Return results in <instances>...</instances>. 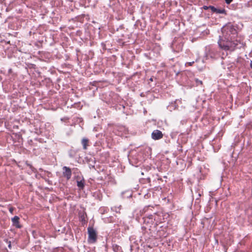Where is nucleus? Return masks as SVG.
Instances as JSON below:
<instances>
[{"instance_id":"obj_1","label":"nucleus","mask_w":252,"mask_h":252,"mask_svg":"<svg viewBox=\"0 0 252 252\" xmlns=\"http://www.w3.org/2000/svg\"><path fill=\"white\" fill-rule=\"evenodd\" d=\"M223 37L219 41V45L220 48L223 50L227 51H232L238 45V41L236 43H232L230 40L232 37L231 34L234 35L236 33V30L232 27L231 25H227L222 29Z\"/></svg>"},{"instance_id":"obj_2","label":"nucleus","mask_w":252,"mask_h":252,"mask_svg":"<svg viewBox=\"0 0 252 252\" xmlns=\"http://www.w3.org/2000/svg\"><path fill=\"white\" fill-rule=\"evenodd\" d=\"M88 241L89 243H94L96 239V234L95 231L92 227L88 228Z\"/></svg>"},{"instance_id":"obj_3","label":"nucleus","mask_w":252,"mask_h":252,"mask_svg":"<svg viewBox=\"0 0 252 252\" xmlns=\"http://www.w3.org/2000/svg\"><path fill=\"white\" fill-rule=\"evenodd\" d=\"M162 132L158 130H155L152 133V137L155 140H158L162 137Z\"/></svg>"},{"instance_id":"obj_4","label":"nucleus","mask_w":252,"mask_h":252,"mask_svg":"<svg viewBox=\"0 0 252 252\" xmlns=\"http://www.w3.org/2000/svg\"><path fill=\"white\" fill-rule=\"evenodd\" d=\"M63 175L65 177H66L67 179H69L71 176V171L69 168H67L65 166L63 168Z\"/></svg>"},{"instance_id":"obj_5","label":"nucleus","mask_w":252,"mask_h":252,"mask_svg":"<svg viewBox=\"0 0 252 252\" xmlns=\"http://www.w3.org/2000/svg\"><path fill=\"white\" fill-rule=\"evenodd\" d=\"M19 218L17 216H15L12 219V221L13 224L17 227L20 228L21 226L19 223Z\"/></svg>"},{"instance_id":"obj_6","label":"nucleus","mask_w":252,"mask_h":252,"mask_svg":"<svg viewBox=\"0 0 252 252\" xmlns=\"http://www.w3.org/2000/svg\"><path fill=\"white\" fill-rule=\"evenodd\" d=\"M88 140L87 139H83L82 140V144L83 146V148L84 149H86L87 148V143H88Z\"/></svg>"},{"instance_id":"obj_7","label":"nucleus","mask_w":252,"mask_h":252,"mask_svg":"<svg viewBox=\"0 0 252 252\" xmlns=\"http://www.w3.org/2000/svg\"><path fill=\"white\" fill-rule=\"evenodd\" d=\"M77 186L80 188H83L84 187V183L82 181H77Z\"/></svg>"},{"instance_id":"obj_8","label":"nucleus","mask_w":252,"mask_h":252,"mask_svg":"<svg viewBox=\"0 0 252 252\" xmlns=\"http://www.w3.org/2000/svg\"><path fill=\"white\" fill-rule=\"evenodd\" d=\"M209 8H210L212 11H214V12H216L217 11V9L216 8H215L213 6H209Z\"/></svg>"},{"instance_id":"obj_9","label":"nucleus","mask_w":252,"mask_h":252,"mask_svg":"<svg viewBox=\"0 0 252 252\" xmlns=\"http://www.w3.org/2000/svg\"><path fill=\"white\" fill-rule=\"evenodd\" d=\"M217 13H222L224 12V10H218L217 9V11H216Z\"/></svg>"},{"instance_id":"obj_10","label":"nucleus","mask_w":252,"mask_h":252,"mask_svg":"<svg viewBox=\"0 0 252 252\" xmlns=\"http://www.w3.org/2000/svg\"><path fill=\"white\" fill-rule=\"evenodd\" d=\"M225 0V2L227 4H229L232 1V0Z\"/></svg>"},{"instance_id":"obj_11","label":"nucleus","mask_w":252,"mask_h":252,"mask_svg":"<svg viewBox=\"0 0 252 252\" xmlns=\"http://www.w3.org/2000/svg\"><path fill=\"white\" fill-rule=\"evenodd\" d=\"M13 209L12 208H9V211L11 213H12L13 212Z\"/></svg>"},{"instance_id":"obj_12","label":"nucleus","mask_w":252,"mask_h":252,"mask_svg":"<svg viewBox=\"0 0 252 252\" xmlns=\"http://www.w3.org/2000/svg\"><path fill=\"white\" fill-rule=\"evenodd\" d=\"M203 8H204V9H208V8H209V6L208 7V6H204L203 7Z\"/></svg>"},{"instance_id":"obj_13","label":"nucleus","mask_w":252,"mask_h":252,"mask_svg":"<svg viewBox=\"0 0 252 252\" xmlns=\"http://www.w3.org/2000/svg\"><path fill=\"white\" fill-rule=\"evenodd\" d=\"M8 247H9V248H11V244H9Z\"/></svg>"},{"instance_id":"obj_14","label":"nucleus","mask_w":252,"mask_h":252,"mask_svg":"<svg viewBox=\"0 0 252 252\" xmlns=\"http://www.w3.org/2000/svg\"><path fill=\"white\" fill-rule=\"evenodd\" d=\"M251 67L252 68V62L251 63Z\"/></svg>"},{"instance_id":"obj_15","label":"nucleus","mask_w":252,"mask_h":252,"mask_svg":"<svg viewBox=\"0 0 252 252\" xmlns=\"http://www.w3.org/2000/svg\"><path fill=\"white\" fill-rule=\"evenodd\" d=\"M189 63V64L190 65H191L192 64V63Z\"/></svg>"}]
</instances>
